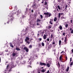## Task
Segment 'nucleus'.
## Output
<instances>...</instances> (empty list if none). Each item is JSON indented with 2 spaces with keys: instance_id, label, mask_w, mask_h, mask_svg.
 Masks as SVG:
<instances>
[{
  "instance_id": "1",
  "label": "nucleus",
  "mask_w": 73,
  "mask_h": 73,
  "mask_svg": "<svg viewBox=\"0 0 73 73\" xmlns=\"http://www.w3.org/2000/svg\"><path fill=\"white\" fill-rule=\"evenodd\" d=\"M10 19V20H8V22H7V24H9V23L11 22V23H12V22L13 21V20L15 19V17H13V14H12V13L10 14L9 15Z\"/></svg>"
},
{
  "instance_id": "2",
  "label": "nucleus",
  "mask_w": 73,
  "mask_h": 73,
  "mask_svg": "<svg viewBox=\"0 0 73 73\" xmlns=\"http://www.w3.org/2000/svg\"><path fill=\"white\" fill-rule=\"evenodd\" d=\"M41 21V20L39 19H37L36 21L37 22H39V23L37 22L36 23V25H40V27H41V25L39 24L41 23V22H40Z\"/></svg>"
},
{
  "instance_id": "3",
  "label": "nucleus",
  "mask_w": 73,
  "mask_h": 73,
  "mask_svg": "<svg viewBox=\"0 0 73 73\" xmlns=\"http://www.w3.org/2000/svg\"><path fill=\"white\" fill-rule=\"evenodd\" d=\"M68 38L66 37H65L64 39V42H65L64 44L66 45L67 44V41H68Z\"/></svg>"
},
{
  "instance_id": "4",
  "label": "nucleus",
  "mask_w": 73,
  "mask_h": 73,
  "mask_svg": "<svg viewBox=\"0 0 73 73\" xmlns=\"http://www.w3.org/2000/svg\"><path fill=\"white\" fill-rule=\"evenodd\" d=\"M64 15H63L61 17V19L62 20H65L66 19V17H65L64 16Z\"/></svg>"
},
{
  "instance_id": "5",
  "label": "nucleus",
  "mask_w": 73,
  "mask_h": 73,
  "mask_svg": "<svg viewBox=\"0 0 73 73\" xmlns=\"http://www.w3.org/2000/svg\"><path fill=\"white\" fill-rule=\"evenodd\" d=\"M24 50H26V52H29V49H28L26 47H25L24 48Z\"/></svg>"
},
{
  "instance_id": "6",
  "label": "nucleus",
  "mask_w": 73,
  "mask_h": 73,
  "mask_svg": "<svg viewBox=\"0 0 73 73\" xmlns=\"http://www.w3.org/2000/svg\"><path fill=\"white\" fill-rule=\"evenodd\" d=\"M40 65H44V66H46V64L44 63H42L41 62H40Z\"/></svg>"
},
{
  "instance_id": "7",
  "label": "nucleus",
  "mask_w": 73,
  "mask_h": 73,
  "mask_svg": "<svg viewBox=\"0 0 73 73\" xmlns=\"http://www.w3.org/2000/svg\"><path fill=\"white\" fill-rule=\"evenodd\" d=\"M53 19H50V23L52 25L53 24Z\"/></svg>"
},
{
  "instance_id": "8",
  "label": "nucleus",
  "mask_w": 73,
  "mask_h": 73,
  "mask_svg": "<svg viewBox=\"0 0 73 73\" xmlns=\"http://www.w3.org/2000/svg\"><path fill=\"white\" fill-rule=\"evenodd\" d=\"M52 44L54 45V46H55L56 45V43H55V42H54V40H53V42L52 43Z\"/></svg>"
},
{
  "instance_id": "9",
  "label": "nucleus",
  "mask_w": 73,
  "mask_h": 73,
  "mask_svg": "<svg viewBox=\"0 0 73 73\" xmlns=\"http://www.w3.org/2000/svg\"><path fill=\"white\" fill-rule=\"evenodd\" d=\"M44 14L45 15H46V17H48V15H49V13L48 12H46V13H44Z\"/></svg>"
},
{
  "instance_id": "10",
  "label": "nucleus",
  "mask_w": 73,
  "mask_h": 73,
  "mask_svg": "<svg viewBox=\"0 0 73 73\" xmlns=\"http://www.w3.org/2000/svg\"><path fill=\"white\" fill-rule=\"evenodd\" d=\"M36 7V4L34 3V4H33V5L32 7H33V8H35Z\"/></svg>"
},
{
  "instance_id": "11",
  "label": "nucleus",
  "mask_w": 73,
  "mask_h": 73,
  "mask_svg": "<svg viewBox=\"0 0 73 73\" xmlns=\"http://www.w3.org/2000/svg\"><path fill=\"white\" fill-rule=\"evenodd\" d=\"M29 38L28 37H26L25 39V41H29Z\"/></svg>"
},
{
  "instance_id": "12",
  "label": "nucleus",
  "mask_w": 73,
  "mask_h": 73,
  "mask_svg": "<svg viewBox=\"0 0 73 73\" xmlns=\"http://www.w3.org/2000/svg\"><path fill=\"white\" fill-rule=\"evenodd\" d=\"M70 31H71L70 33H72V34H73V29L72 30V28H70Z\"/></svg>"
},
{
  "instance_id": "13",
  "label": "nucleus",
  "mask_w": 73,
  "mask_h": 73,
  "mask_svg": "<svg viewBox=\"0 0 73 73\" xmlns=\"http://www.w3.org/2000/svg\"><path fill=\"white\" fill-rule=\"evenodd\" d=\"M46 35L44 34L43 36V38L44 40H46Z\"/></svg>"
},
{
  "instance_id": "14",
  "label": "nucleus",
  "mask_w": 73,
  "mask_h": 73,
  "mask_svg": "<svg viewBox=\"0 0 73 73\" xmlns=\"http://www.w3.org/2000/svg\"><path fill=\"white\" fill-rule=\"evenodd\" d=\"M59 60L61 61L62 62V56L60 55V56L59 57Z\"/></svg>"
},
{
  "instance_id": "15",
  "label": "nucleus",
  "mask_w": 73,
  "mask_h": 73,
  "mask_svg": "<svg viewBox=\"0 0 73 73\" xmlns=\"http://www.w3.org/2000/svg\"><path fill=\"white\" fill-rule=\"evenodd\" d=\"M46 66H47V67H48V68H49L50 67V64H49V63H47L46 64Z\"/></svg>"
},
{
  "instance_id": "16",
  "label": "nucleus",
  "mask_w": 73,
  "mask_h": 73,
  "mask_svg": "<svg viewBox=\"0 0 73 73\" xmlns=\"http://www.w3.org/2000/svg\"><path fill=\"white\" fill-rule=\"evenodd\" d=\"M16 53L14 52L12 54L13 57H15V56H16Z\"/></svg>"
},
{
  "instance_id": "17",
  "label": "nucleus",
  "mask_w": 73,
  "mask_h": 73,
  "mask_svg": "<svg viewBox=\"0 0 73 73\" xmlns=\"http://www.w3.org/2000/svg\"><path fill=\"white\" fill-rule=\"evenodd\" d=\"M59 44L60 46H61V40H59Z\"/></svg>"
},
{
  "instance_id": "18",
  "label": "nucleus",
  "mask_w": 73,
  "mask_h": 73,
  "mask_svg": "<svg viewBox=\"0 0 73 73\" xmlns=\"http://www.w3.org/2000/svg\"><path fill=\"white\" fill-rule=\"evenodd\" d=\"M10 46L12 48H13V44H12V43H10Z\"/></svg>"
},
{
  "instance_id": "19",
  "label": "nucleus",
  "mask_w": 73,
  "mask_h": 73,
  "mask_svg": "<svg viewBox=\"0 0 73 73\" xmlns=\"http://www.w3.org/2000/svg\"><path fill=\"white\" fill-rule=\"evenodd\" d=\"M57 20V17H55L54 19V21L55 22V21H56V20Z\"/></svg>"
},
{
  "instance_id": "20",
  "label": "nucleus",
  "mask_w": 73,
  "mask_h": 73,
  "mask_svg": "<svg viewBox=\"0 0 73 73\" xmlns=\"http://www.w3.org/2000/svg\"><path fill=\"white\" fill-rule=\"evenodd\" d=\"M17 47L16 48V49L17 50H20V49L19 48H17Z\"/></svg>"
},
{
  "instance_id": "21",
  "label": "nucleus",
  "mask_w": 73,
  "mask_h": 73,
  "mask_svg": "<svg viewBox=\"0 0 73 73\" xmlns=\"http://www.w3.org/2000/svg\"><path fill=\"white\" fill-rule=\"evenodd\" d=\"M9 64H8L7 65V67H6V69L8 70V68H9Z\"/></svg>"
},
{
  "instance_id": "22",
  "label": "nucleus",
  "mask_w": 73,
  "mask_h": 73,
  "mask_svg": "<svg viewBox=\"0 0 73 73\" xmlns=\"http://www.w3.org/2000/svg\"><path fill=\"white\" fill-rule=\"evenodd\" d=\"M59 28H60V30H62V26H60V27H59Z\"/></svg>"
},
{
  "instance_id": "23",
  "label": "nucleus",
  "mask_w": 73,
  "mask_h": 73,
  "mask_svg": "<svg viewBox=\"0 0 73 73\" xmlns=\"http://www.w3.org/2000/svg\"><path fill=\"white\" fill-rule=\"evenodd\" d=\"M58 68H60V63L59 62H58Z\"/></svg>"
},
{
  "instance_id": "24",
  "label": "nucleus",
  "mask_w": 73,
  "mask_h": 73,
  "mask_svg": "<svg viewBox=\"0 0 73 73\" xmlns=\"http://www.w3.org/2000/svg\"><path fill=\"white\" fill-rule=\"evenodd\" d=\"M69 67H68L67 68V69H66V72H68V71H69Z\"/></svg>"
},
{
  "instance_id": "25",
  "label": "nucleus",
  "mask_w": 73,
  "mask_h": 73,
  "mask_svg": "<svg viewBox=\"0 0 73 73\" xmlns=\"http://www.w3.org/2000/svg\"><path fill=\"white\" fill-rule=\"evenodd\" d=\"M60 17H61V13H60L58 14V17L59 18H60Z\"/></svg>"
},
{
  "instance_id": "26",
  "label": "nucleus",
  "mask_w": 73,
  "mask_h": 73,
  "mask_svg": "<svg viewBox=\"0 0 73 73\" xmlns=\"http://www.w3.org/2000/svg\"><path fill=\"white\" fill-rule=\"evenodd\" d=\"M65 28H68V24H66L65 26Z\"/></svg>"
},
{
  "instance_id": "27",
  "label": "nucleus",
  "mask_w": 73,
  "mask_h": 73,
  "mask_svg": "<svg viewBox=\"0 0 73 73\" xmlns=\"http://www.w3.org/2000/svg\"><path fill=\"white\" fill-rule=\"evenodd\" d=\"M41 72H42L43 73H44V72H45V70L43 69L41 70Z\"/></svg>"
},
{
  "instance_id": "28",
  "label": "nucleus",
  "mask_w": 73,
  "mask_h": 73,
  "mask_svg": "<svg viewBox=\"0 0 73 73\" xmlns=\"http://www.w3.org/2000/svg\"><path fill=\"white\" fill-rule=\"evenodd\" d=\"M44 5H47V2H46V1H45Z\"/></svg>"
},
{
  "instance_id": "29",
  "label": "nucleus",
  "mask_w": 73,
  "mask_h": 73,
  "mask_svg": "<svg viewBox=\"0 0 73 73\" xmlns=\"http://www.w3.org/2000/svg\"><path fill=\"white\" fill-rule=\"evenodd\" d=\"M53 34H52L51 35V38H53Z\"/></svg>"
},
{
  "instance_id": "30",
  "label": "nucleus",
  "mask_w": 73,
  "mask_h": 73,
  "mask_svg": "<svg viewBox=\"0 0 73 73\" xmlns=\"http://www.w3.org/2000/svg\"><path fill=\"white\" fill-rule=\"evenodd\" d=\"M73 62H71V63L70 64V66H72V65H73Z\"/></svg>"
},
{
  "instance_id": "31",
  "label": "nucleus",
  "mask_w": 73,
  "mask_h": 73,
  "mask_svg": "<svg viewBox=\"0 0 73 73\" xmlns=\"http://www.w3.org/2000/svg\"><path fill=\"white\" fill-rule=\"evenodd\" d=\"M26 42H27V43L28 44H30V42L29 41H26Z\"/></svg>"
},
{
  "instance_id": "32",
  "label": "nucleus",
  "mask_w": 73,
  "mask_h": 73,
  "mask_svg": "<svg viewBox=\"0 0 73 73\" xmlns=\"http://www.w3.org/2000/svg\"><path fill=\"white\" fill-rule=\"evenodd\" d=\"M65 34H66L65 33H63L62 34V35L64 36H65Z\"/></svg>"
},
{
  "instance_id": "33",
  "label": "nucleus",
  "mask_w": 73,
  "mask_h": 73,
  "mask_svg": "<svg viewBox=\"0 0 73 73\" xmlns=\"http://www.w3.org/2000/svg\"><path fill=\"white\" fill-rule=\"evenodd\" d=\"M50 16H51V13H49L48 17H50Z\"/></svg>"
},
{
  "instance_id": "34",
  "label": "nucleus",
  "mask_w": 73,
  "mask_h": 73,
  "mask_svg": "<svg viewBox=\"0 0 73 73\" xmlns=\"http://www.w3.org/2000/svg\"><path fill=\"white\" fill-rule=\"evenodd\" d=\"M42 46H44V43L43 42H42Z\"/></svg>"
},
{
  "instance_id": "35",
  "label": "nucleus",
  "mask_w": 73,
  "mask_h": 73,
  "mask_svg": "<svg viewBox=\"0 0 73 73\" xmlns=\"http://www.w3.org/2000/svg\"><path fill=\"white\" fill-rule=\"evenodd\" d=\"M58 8L60 10V6L59 5H58Z\"/></svg>"
},
{
  "instance_id": "36",
  "label": "nucleus",
  "mask_w": 73,
  "mask_h": 73,
  "mask_svg": "<svg viewBox=\"0 0 73 73\" xmlns=\"http://www.w3.org/2000/svg\"><path fill=\"white\" fill-rule=\"evenodd\" d=\"M40 16L41 19H42V18H43V16H42V15H40Z\"/></svg>"
},
{
  "instance_id": "37",
  "label": "nucleus",
  "mask_w": 73,
  "mask_h": 73,
  "mask_svg": "<svg viewBox=\"0 0 73 73\" xmlns=\"http://www.w3.org/2000/svg\"><path fill=\"white\" fill-rule=\"evenodd\" d=\"M44 1H45V0H42V2H41V3H42V4H43Z\"/></svg>"
},
{
  "instance_id": "38",
  "label": "nucleus",
  "mask_w": 73,
  "mask_h": 73,
  "mask_svg": "<svg viewBox=\"0 0 73 73\" xmlns=\"http://www.w3.org/2000/svg\"><path fill=\"white\" fill-rule=\"evenodd\" d=\"M45 32H46V30H44V31H43V32H42V33H45Z\"/></svg>"
},
{
  "instance_id": "39",
  "label": "nucleus",
  "mask_w": 73,
  "mask_h": 73,
  "mask_svg": "<svg viewBox=\"0 0 73 73\" xmlns=\"http://www.w3.org/2000/svg\"><path fill=\"white\" fill-rule=\"evenodd\" d=\"M12 69V68H11L9 70V72H11V71H12V70H11Z\"/></svg>"
},
{
  "instance_id": "40",
  "label": "nucleus",
  "mask_w": 73,
  "mask_h": 73,
  "mask_svg": "<svg viewBox=\"0 0 73 73\" xmlns=\"http://www.w3.org/2000/svg\"><path fill=\"white\" fill-rule=\"evenodd\" d=\"M38 46H40L41 45V44L39 43L38 44Z\"/></svg>"
},
{
  "instance_id": "41",
  "label": "nucleus",
  "mask_w": 73,
  "mask_h": 73,
  "mask_svg": "<svg viewBox=\"0 0 73 73\" xmlns=\"http://www.w3.org/2000/svg\"><path fill=\"white\" fill-rule=\"evenodd\" d=\"M47 41H49V38H48L47 39Z\"/></svg>"
},
{
  "instance_id": "42",
  "label": "nucleus",
  "mask_w": 73,
  "mask_h": 73,
  "mask_svg": "<svg viewBox=\"0 0 73 73\" xmlns=\"http://www.w3.org/2000/svg\"><path fill=\"white\" fill-rule=\"evenodd\" d=\"M65 58H66V60H67V59H68V58H67V56H66V57H65Z\"/></svg>"
},
{
  "instance_id": "43",
  "label": "nucleus",
  "mask_w": 73,
  "mask_h": 73,
  "mask_svg": "<svg viewBox=\"0 0 73 73\" xmlns=\"http://www.w3.org/2000/svg\"><path fill=\"white\" fill-rule=\"evenodd\" d=\"M39 41H41V40H42V38H39Z\"/></svg>"
},
{
  "instance_id": "44",
  "label": "nucleus",
  "mask_w": 73,
  "mask_h": 73,
  "mask_svg": "<svg viewBox=\"0 0 73 73\" xmlns=\"http://www.w3.org/2000/svg\"><path fill=\"white\" fill-rule=\"evenodd\" d=\"M64 10H65V12L66 11V10H67V8H65L64 9Z\"/></svg>"
},
{
  "instance_id": "45",
  "label": "nucleus",
  "mask_w": 73,
  "mask_h": 73,
  "mask_svg": "<svg viewBox=\"0 0 73 73\" xmlns=\"http://www.w3.org/2000/svg\"><path fill=\"white\" fill-rule=\"evenodd\" d=\"M29 48H32V45H30L29 46Z\"/></svg>"
},
{
  "instance_id": "46",
  "label": "nucleus",
  "mask_w": 73,
  "mask_h": 73,
  "mask_svg": "<svg viewBox=\"0 0 73 73\" xmlns=\"http://www.w3.org/2000/svg\"><path fill=\"white\" fill-rule=\"evenodd\" d=\"M48 28H52V27L50 26L48 27Z\"/></svg>"
},
{
  "instance_id": "47",
  "label": "nucleus",
  "mask_w": 73,
  "mask_h": 73,
  "mask_svg": "<svg viewBox=\"0 0 73 73\" xmlns=\"http://www.w3.org/2000/svg\"><path fill=\"white\" fill-rule=\"evenodd\" d=\"M65 8H68V5H66Z\"/></svg>"
},
{
  "instance_id": "48",
  "label": "nucleus",
  "mask_w": 73,
  "mask_h": 73,
  "mask_svg": "<svg viewBox=\"0 0 73 73\" xmlns=\"http://www.w3.org/2000/svg\"><path fill=\"white\" fill-rule=\"evenodd\" d=\"M71 21V24H72V21H73V20H70Z\"/></svg>"
},
{
  "instance_id": "49",
  "label": "nucleus",
  "mask_w": 73,
  "mask_h": 73,
  "mask_svg": "<svg viewBox=\"0 0 73 73\" xmlns=\"http://www.w3.org/2000/svg\"><path fill=\"white\" fill-rule=\"evenodd\" d=\"M50 43V42H48V41H47V44H48V45H49V44Z\"/></svg>"
},
{
  "instance_id": "50",
  "label": "nucleus",
  "mask_w": 73,
  "mask_h": 73,
  "mask_svg": "<svg viewBox=\"0 0 73 73\" xmlns=\"http://www.w3.org/2000/svg\"><path fill=\"white\" fill-rule=\"evenodd\" d=\"M64 13H61V15H64Z\"/></svg>"
},
{
  "instance_id": "51",
  "label": "nucleus",
  "mask_w": 73,
  "mask_h": 73,
  "mask_svg": "<svg viewBox=\"0 0 73 73\" xmlns=\"http://www.w3.org/2000/svg\"><path fill=\"white\" fill-rule=\"evenodd\" d=\"M71 51H72V53H73V49H72V50H71Z\"/></svg>"
},
{
  "instance_id": "52",
  "label": "nucleus",
  "mask_w": 73,
  "mask_h": 73,
  "mask_svg": "<svg viewBox=\"0 0 73 73\" xmlns=\"http://www.w3.org/2000/svg\"><path fill=\"white\" fill-rule=\"evenodd\" d=\"M49 73V70H48L47 72V73Z\"/></svg>"
},
{
  "instance_id": "53",
  "label": "nucleus",
  "mask_w": 73,
  "mask_h": 73,
  "mask_svg": "<svg viewBox=\"0 0 73 73\" xmlns=\"http://www.w3.org/2000/svg\"><path fill=\"white\" fill-rule=\"evenodd\" d=\"M22 19H24V15H22Z\"/></svg>"
},
{
  "instance_id": "54",
  "label": "nucleus",
  "mask_w": 73,
  "mask_h": 73,
  "mask_svg": "<svg viewBox=\"0 0 73 73\" xmlns=\"http://www.w3.org/2000/svg\"><path fill=\"white\" fill-rule=\"evenodd\" d=\"M58 2H59V3H60V0H58Z\"/></svg>"
},
{
  "instance_id": "55",
  "label": "nucleus",
  "mask_w": 73,
  "mask_h": 73,
  "mask_svg": "<svg viewBox=\"0 0 73 73\" xmlns=\"http://www.w3.org/2000/svg\"><path fill=\"white\" fill-rule=\"evenodd\" d=\"M36 58H38V56H36Z\"/></svg>"
},
{
  "instance_id": "56",
  "label": "nucleus",
  "mask_w": 73,
  "mask_h": 73,
  "mask_svg": "<svg viewBox=\"0 0 73 73\" xmlns=\"http://www.w3.org/2000/svg\"><path fill=\"white\" fill-rule=\"evenodd\" d=\"M31 12H32V13L33 12V10H31Z\"/></svg>"
},
{
  "instance_id": "57",
  "label": "nucleus",
  "mask_w": 73,
  "mask_h": 73,
  "mask_svg": "<svg viewBox=\"0 0 73 73\" xmlns=\"http://www.w3.org/2000/svg\"><path fill=\"white\" fill-rule=\"evenodd\" d=\"M64 53V51H62L61 52V53Z\"/></svg>"
},
{
  "instance_id": "58",
  "label": "nucleus",
  "mask_w": 73,
  "mask_h": 73,
  "mask_svg": "<svg viewBox=\"0 0 73 73\" xmlns=\"http://www.w3.org/2000/svg\"><path fill=\"white\" fill-rule=\"evenodd\" d=\"M29 64L30 65H31V61H30V62H29Z\"/></svg>"
},
{
  "instance_id": "59",
  "label": "nucleus",
  "mask_w": 73,
  "mask_h": 73,
  "mask_svg": "<svg viewBox=\"0 0 73 73\" xmlns=\"http://www.w3.org/2000/svg\"><path fill=\"white\" fill-rule=\"evenodd\" d=\"M23 62H24V64H25V61H23Z\"/></svg>"
},
{
  "instance_id": "60",
  "label": "nucleus",
  "mask_w": 73,
  "mask_h": 73,
  "mask_svg": "<svg viewBox=\"0 0 73 73\" xmlns=\"http://www.w3.org/2000/svg\"><path fill=\"white\" fill-rule=\"evenodd\" d=\"M0 62H1V58L0 57Z\"/></svg>"
},
{
  "instance_id": "61",
  "label": "nucleus",
  "mask_w": 73,
  "mask_h": 73,
  "mask_svg": "<svg viewBox=\"0 0 73 73\" xmlns=\"http://www.w3.org/2000/svg\"><path fill=\"white\" fill-rule=\"evenodd\" d=\"M26 11H27V10H28V8H26Z\"/></svg>"
},
{
  "instance_id": "62",
  "label": "nucleus",
  "mask_w": 73,
  "mask_h": 73,
  "mask_svg": "<svg viewBox=\"0 0 73 73\" xmlns=\"http://www.w3.org/2000/svg\"><path fill=\"white\" fill-rule=\"evenodd\" d=\"M57 11H58V9H57Z\"/></svg>"
},
{
  "instance_id": "63",
  "label": "nucleus",
  "mask_w": 73,
  "mask_h": 73,
  "mask_svg": "<svg viewBox=\"0 0 73 73\" xmlns=\"http://www.w3.org/2000/svg\"><path fill=\"white\" fill-rule=\"evenodd\" d=\"M39 34H38L37 36H39Z\"/></svg>"
},
{
  "instance_id": "64",
  "label": "nucleus",
  "mask_w": 73,
  "mask_h": 73,
  "mask_svg": "<svg viewBox=\"0 0 73 73\" xmlns=\"http://www.w3.org/2000/svg\"><path fill=\"white\" fill-rule=\"evenodd\" d=\"M70 62H71V61H72V60H70Z\"/></svg>"
}]
</instances>
